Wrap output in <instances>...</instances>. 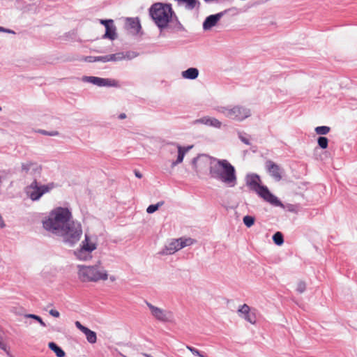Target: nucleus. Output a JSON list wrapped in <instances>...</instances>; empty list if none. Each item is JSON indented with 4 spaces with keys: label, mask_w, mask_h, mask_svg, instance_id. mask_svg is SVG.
<instances>
[{
    "label": "nucleus",
    "mask_w": 357,
    "mask_h": 357,
    "mask_svg": "<svg viewBox=\"0 0 357 357\" xmlns=\"http://www.w3.org/2000/svg\"><path fill=\"white\" fill-rule=\"evenodd\" d=\"M149 14L160 31V36H165V31L170 33L185 31V29L179 21L172 4L157 2L149 8Z\"/></svg>",
    "instance_id": "obj_1"
},
{
    "label": "nucleus",
    "mask_w": 357,
    "mask_h": 357,
    "mask_svg": "<svg viewBox=\"0 0 357 357\" xmlns=\"http://www.w3.org/2000/svg\"><path fill=\"white\" fill-rule=\"evenodd\" d=\"M215 164L211 162L209 174L213 178L220 181L229 187L236 185L237 177L234 167L227 160L211 158Z\"/></svg>",
    "instance_id": "obj_2"
},
{
    "label": "nucleus",
    "mask_w": 357,
    "mask_h": 357,
    "mask_svg": "<svg viewBox=\"0 0 357 357\" xmlns=\"http://www.w3.org/2000/svg\"><path fill=\"white\" fill-rule=\"evenodd\" d=\"M72 218L71 211L68 208L57 207L52 210L48 218L43 220V228L56 235Z\"/></svg>",
    "instance_id": "obj_3"
},
{
    "label": "nucleus",
    "mask_w": 357,
    "mask_h": 357,
    "mask_svg": "<svg viewBox=\"0 0 357 357\" xmlns=\"http://www.w3.org/2000/svg\"><path fill=\"white\" fill-rule=\"evenodd\" d=\"M245 179L249 189L255 192L264 201L274 206L284 208L282 202L269 190L266 185L261 184L260 176L257 174H248Z\"/></svg>",
    "instance_id": "obj_4"
},
{
    "label": "nucleus",
    "mask_w": 357,
    "mask_h": 357,
    "mask_svg": "<svg viewBox=\"0 0 357 357\" xmlns=\"http://www.w3.org/2000/svg\"><path fill=\"white\" fill-rule=\"evenodd\" d=\"M82 234L81 224L70 219L68 224L62 228V231H59L56 236H61L64 243L73 246L80 240Z\"/></svg>",
    "instance_id": "obj_5"
},
{
    "label": "nucleus",
    "mask_w": 357,
    "mask_h": 357,
    "mask_svg": "<svg viewBox=\"0 0 357 357\" xmlns=\"http://www.w3.org/2000/svg\"><path fill=\"white\" fill-rule=\"evenodd\" d=\"M77 268L79 269V278L82 282H97L100 280H106L108 278L107 271H99L97 265L89 266L78 265Z\"/></svg>",
    "instance_id": "obj_6"
},
{
    "label": "nucleus",
    "mask_w": 357,
    "mask_h": 357,
    "mask_svg": "<svg viewBox=\"0 0 357 357\" xmlns=\"http://www.w3.org/2000/svg\"><path fill=\"white\" fill-rule=\"evenodd\" d=\"M55 187L56 184L53 182L41 185L35 178L30 185L26 187L25 192L34 202L39 200L44 194L50 192Z\"/></svg>",
    "instance_id": "obj_7"
},
{
    "label": "nucleus",
    "mask_w": 357,
    "mask_h": 357,
    "mask_svg": "<svg viewBox=\"0 0 357 357\" xmlns=\"http://www.w3.org/2000/svg\"><path fill=\"white\" fill-rule=\"evenodd\" d=\"M218 111L226 117L237 121H243L251 114L250 109L241 106H235L232 108L220 107Z\"/></svg>",
    "instance_id": "obj_8"
},
{
    "label": "nucleus",
    "mask_w": 357,
    "mask_h": 357,
    "mask_svg": "<svg viewBox=\"0 0 357 357\" xmlns=\"http://www.w3.org/2000/svg\"><path fill=\"white\" fill-rule=\"evenodd\" d=\"M97 248L96 243L91 241L89 235L86 233L84 240L80 245V248L75 251V255L80 260L86 261L91 257L90 253Z\"/></svg>",
    "instance_id": "obj_9"
},
{
    "label": "nucleus",
    "mask_w": 357,
    "mask_h": 357,
    "mask_svg": "<svg viewBox=\"0 0 357 357\" xmlns=\"http://www.w3.org/2000/svg\"><path fill=\"white\" fill-rule=\"evenodd\" d=\"M236 10V8H231L229 9H226L222 12L218 13L216 14L210 15L207 16L202 24L203 29L204 31L210 30L212 27L215 26L220 19L227 13H228L230 10Z\"/></svg>",
    "instance_id": "obj_10"
},
{
    "label": "nucleus",
    "mask_w": 357,
    "mask_h": 357,
    "mask_svg": "<svg viewBox=\"0 0 357 357\" xmlns=\"http://www.w3.org/2000/svg\"><path fill=\"white\" fill-rule=\"evenodd\" d=\"M146 303L149 308L152 316L154 317L157 320L162 322H167L172 320V312L155 307L147 301H146Z\"/></svg>",
    "instance_id": "obj_11"
},
{
    "label": "nucleus",
    "mask_w": 357,
    "mask_h": 357,
    "mask_svg": "<svg viewBox=\"0 0 357 357\" xmlns=\"http://www.w3.org/2000/svg\"><path fill=\"white\" fill-rule=\"evenodd\" d=\"M82 80L90 82L98 86H119L118 82L109 78H102L94 76H84Z\"/></svg>",
    "instance_id": "obj_12"
},
{
    "label": "nucleus",
    "mask_w": 357,
    "mask_h": 357,
    "mask_svg": "<svg viewBox=\"0 0 357 357\" xmlns=\"http://www.w3.org/2000/svg\"><path fill=\"white\" fill-rule=\"evenodd\" d=\"M266 168L276 181H280L282 179V169L278 165L269 160L266 162Z\"/></svg>",
    "instance_id": "obj_13"
},
{
    "label": "nucleus",
    "mask_w": 357,
    "mask_h": 357,
    "mask_svg": "<svg viewBox=\"0 0 357 357\" xmlns=\"http://www.w3.org/2000/svg\"><path fill=\"white\" fill-rule=\"evenodd\" d=\"M125 28L130 30L133 34H137L142 29L140 21L138 17H127L126 20Z\"/></svg>",
    "instance_id": "obj_14"
},
{
    "label": "nucleus",
    "mask_w": 357,
    "mask_h": 357,
    "mask_svg": "<svg viewBox=\"0 0 357 357\" xmlns=\"http://www.w3.org/2000/svg\"><path fill=\"white\" fill-rule=\"evenodd\" d=\"M194 123L205 124L217 128H220L222 126V123L218 119L215 118H211L209 116H204L202 118L196 119L194 121Z\"/></svg>",
    "instance_id": "obj_15"
},
{
    "label": "nucleus",
    "mask_w": 357,
    "mask_h": 357,
    "mask_svg": "<svg viewBox=\"0 0 357 357\" xmlns=\"http://www.w3.org/2000/svg\"><path fill=\"white\" fill-rule=\"evenodd\" d=\"M179 243H180V240H178V239L174 240L172 242H171L168 245H165V248L162 249L160 252V254L163 255L174 254L176 251L181 249V248H180Z\"/></svg>",
    "instance_id": "obj_16"
},
{
    "label": "nucleus",
    "mask_w": 357,
    "mask_h": 357,
    "mask_svg": "<svg viewBox=\"0 0 357 357\" xmlns=\"http://www.w3.org/2000/svg\"><path fill=\"white\" fill-rule=\"evenodd\" d=\"M178 148V155L176 161L172 162V166H175L179 163H181L183 160L185 153L192 148V146H188L186 147L181 146V145L177 146Z\"/></svg>",
    "instance_id": "obj_17"
},
{
    "label": "nucleus",
    "mask_w": 357,
    "mask_h": 357,
    "mask_svg": "<svg viewBox=\"0 0 357 357\" xmlns=\"http://www.w3.org/2000/svg\"><path fill=\"white\" fill-rule=\"evenodd\" d=\"M117 38L116 28L114 24H109L105 27V33L102 36V38H108L114 40Z\"/></svg>",
    "instance_id": "obj_18"
},
{
    "label": "nucleus",
    "mask_w": 357,
    "mask_h": 357,
    "mask_svg": "<svg viewBox=\"0 0 357 357\" xmlns=\"http://www.w3.org/2000/svg\"><path fill=\"white\" fill-rule=\"evenodd\" d=\"M199 75V70L197 68H189L182 72V77L188 79H195Z\"/></svg>",
    "instance_id": "obj_19"
},
{
    "label": "nucleus",
    "mask_w": 357,
    "mask_h": 357,
    "mask_svg": "<svg viewBox=\"0 0 357 357\" xmlns=\"http://www.w3.org/2000/svg\"><path fill=\"white\" fill-rule=\"evenodd\" d=\"M48 347L54 352L57 357H64L66 356V352L63 349L54 342H49Z\"/></svg>",
    "instance_id": "obj_20"
},
{
    "label": "nucleus",
    "mask_w": 357,
    "mask_h": 357,
    "mask_svg": "<svg viewBox=\"0 0 357 357\" xmlns=\"http://www.w3.org/2000/svg\"><path fill=\"white\" fill-rule=\"evenodd\" d=\"M83 333H84V335H86V340L89 343L94 344L96 342L97 335L96 332L86 328L83 332Z\"/></svg>",
    "instance_id": "obj_21"
},
{
    "label": "nucleus",
    "mask_w": 357,
    "mask_h": 357,
    "mask_svg": "<svg viewBox=\"0 0 357 357\" xmlns=\"http://www.w3.org/2000/svg\"><path fill=\"white\" fill-rule=\"evenodd\" d=\"M124 58L123 52L108 54L105 56V63L109 61H116L122 60Z\"/></svg>",
    "instance_id": "obj_22"
},
{
    "label": "nucleus",
    "mask_w": 357,
    "mask_h": 357,
    "mask_svg": "<svg viewBox=\"0 0 357 357\" xmlns=\"http://www.w3.org/2000/svg\"><path fill=\"white\" fill-rule=\"evenodd\" d=\"M255 311V309L251 310L248 312V314H246L245 316H243V318L252 324H255L257 321Z\"/></svg>",
    "instance_id": "obj_23"
},
{
    "label": "nucleus",
    "mask_w": 357,
    "mask_h": 357,
    "mask_svg": "<svg viewBox=\"0 0 357 357\" xmlns=\"http://www.w3.org/2000/svg\"><path fill=\"white\" fill-rule=\"evenodd\" d=\"M273 241L277 245H282L284 243V236L280 231L275 232L273 236Z\"/></svg>",
    "instance_id": "obj_24"
},
{
    "label": "nucleus",
    "mask_w": 357,
    "mask_h": 357,
    "mask_svg": "<svg viewBox=\"0 0 357 357\" xmlns=\"http://www.w3.org/2000/svg\"><path fill=\"white\" fill-rule=\"evenodd\" d=\"M84 61L89 63H93V62H102L105 63V56H88L84 58Z\"/></svg>",
    "instance_id": "obj_25"
},
{
    "label": "nucleus",
    "mask_w": 357,
    "mask_h": 357,
    "mask_svg": "<svg viewBox=\"0 0 357 357\" xmlns=\"http://www.w3.org/2000/svg\"><path fill=\"white\" fill-rule=\"evenodd\" d=\"M314 130L317 135H325L330 132L331 128L326 126H321L316 127Z\"/></svg>",
    "instance_id": "obj_26"
},
{
    "label": "nucleus",
    "mask_w": 357,
    "mask_h": 357,
    "mask_svg": "<svg viewBox=\"0 0 357 357\" xmlns=\"http://www.w3.org/2000/svg\"><path fill=\"white\" fill-rule=\"evenodd\" d=\"M317 143L321 149H326L328 146V139L326 137L319 136L317 138Z\"/></svg>",
    "instance_id": "obj_27"
},
{
    "label": "nucleus",
    "mask_w": 357,
    "mask_h": 357,
    "mask_svg": "<svg viewBox=\"0 0 357 357\" xmlns=\"http://www.w3.org/2000/svg\"><path fill=\"white\" fill-rule=\"evenodd\" d=\"M164 204V202L161 201L158 202L155 204H151L149 205L146 208V212L149 214L153 213L155 212L158 208Z\"/></svg>",
    "instance_id": "obj_28"
},
{
    "label": "nucleus",
    "mask_w": 357,
    "mask_h": 357,
    "mask_svg": "<svg viewBox=\"0 0 357 357\" xmlns=\"http://www.w3.org/2000/svg\"><path fill=\"white\" fill-rule=\"evenodd\" d=\"M255 218L252 215H248L244 216L243 218V222L244 225L248 228L251 227L255 224Z\"/></svg>",
    "instance_id": "obj_29"
},
{
    "label": "nucleus",
    "mask_w": 357,
    "mask_h": 357,
    "mask_svg": "<svg viewBox=\"0 0 357 357\" xmlns=\"http://www.w3.org/2000/svg\"><path fill=\"white\" fill-rule=\"evenodd\" d=\"M186 348L193 354L199 357H208L204 352L199 351L197 349L186 345Z\"/></svg>",
    "instance_id": "obj_30"
},
{
    "label": "nucleus",
    "mask_w": 357,
    "mask_h": 357,
    "mask_svg": "<svg viewBox=\"0 0 357 357\" xmlns=\"http://www.w3.org/2000/svg\"><path fill=\"white\" fill-rule=\"evenodd\" d=\"M25 317L33 319L35 321H38L40 324V326L43 327L46 326L45 323L43 321L42 318L38 315L34 314H25Z\"/></svg>",
    "instance_id": "obj_31"
},
{
    "label": "nucleus",
    "mask_w": 357,
    "mask_h": 357,
    "mask_svg": "<svg viewBox=\"0 0 357 357\" xmlns=\"http://www.w3.org/2000/svg\"><path fill=\"white\" fill-rule=\"evenodd\" d=\"M250 310V307L247 304H243L240 306L238 310V312L240 314V316L243 317V316H245Z\"/></svg>",
    "instance_id": "obj_32"
},
{
    "label": "nucleus",
    "mask_w": 357,
    "mask_h": 357,
    "mask_svg": "<svg viewBox=\"0 0 357 357\" xmlns=\"http://www.w3.org/2000/svg\"><path fill=\"white\" fill-rule=\"evenodd\" d=\"M178 240H180L179 243L180 248H181V249L192 244V239L190 238H185L184 240L182 238H178Z\"/></svg>",
    "instance_id": "obj_33"
},
{
    "label": "nucleus",
    "mask_w": 357,
    "mask_h": 357,
    "mask_svg": "<svg viewBox=\"0 0 357 357\" xmlns=\"http://www.w3.org/2000/svg\"><path fill=\"white\" fill-rule=\"evenodd\" d=\"M34 165L35 164L31 162L22 163V171L24 172L25 173H28V172L31 169V166Z\"/></svg>",
    "instance_id": "obj_34"
},
{
    "label": "nucleus",
    "mask_w": 357,
    "mask_h": 357,
    "mask_svg": "<svg viewBox=\"0 0 357 357\" xmlns=\"http://www.w3.org/2000/svg\"><path fill=\"white\" fill-rule=\"evenodd\" d=\"M38 132L42 135L48 136H58L59 135V132L56 130L49 132L45 130H38Z\"/></svg>",
    "instance_id": "obj_35"
},
{
    "label": "nucleus",
    "mask_w": 357,
    "mask_h": 357,
    "mask_svg": "<svg viewBox=\"0 0 357 357\" xmlns=\"http://www.w3.org/2000/svg\"><path fill=\"white\" fill-rule=\"evenodd\" d=\"M305 289H306L305 282L303 281H300L297 284L296 291L298 293L302 294L305 291Z\"/></svg>",
    "instance_id": "obj_36"
},
{
    "label": "nucleus",
    "mask_w": 357,
    "mask_h": 357,
    "mask_svg": "<svg viewBox=\"0 0 357 357\" xmlns=\"http://www.w3.org/2000/svg\"><path fill=\"white\" fill-rule=\"evenodd\" d=\"M100 23L105 26L106 27L107 26H109V24H112L114 22V20L112 19H105V20H100Z\"/></svg>",
    "instance_id": "obj_37"
},
{
    "label": "nucleus",
    "mask_w": 357,
    "mask_h": 357,
    "mask_svg": "<svg viewBox=\"0 0 357 357\" xmlns=\"http://www.w3.org/2000/svg\"><path fill=\"white\" fill-rule=\"evenodd\" d=\"M238 138L241 139V141L242 142H243L244 144H247V145H249L250 144V141L248 139L245 138V137L243 136L242 133L241 132H239L238 133Z\"/></svg>",
    "instance_id": "obj_38"
},
{
    "label": "nucleus",
    "mask_w": 357,
    "mask_h": 357,
    "mask_svg": "<svg viewBox=\"0 0 357 357\" xmlns=\"http://www.w3.org/2000/svg\"><path fill=\"white\" fill-rule=\"evenodd\" d=\"M75 326L79 329L82 333L84 331V330L87 328L84 326H83L79 321H76L75 323Z\"/></svg>",
    "instance_id": "obj_39"
},
{
    "label": "nucleus",
    "mask_w": 357,
    "mask_h": 357,
    "mask_svg": "<svg viewBox=\"0 0 357 357\" xmlns=\"http://www.w3.org/2000/svg\"><path fill=\"white\" fill-rule=\"evenodd\" d=\"M0 32H5V33H13V34L15 33V32L13 30L6 29L3 26H0Z\"/></svg>",
    "instance_id": "obj_40"
},
{
    "label": "nucleus",
    "mask_w": 357,
    "mask_h": 357,
    "mask_svg": "<svg viewBox=\"0 0 357 357\" xmlns=\"http://www.w3.org/2000/svg\"><path fill=\"white\" fill-rule=\"evenodd\" d=\"M50 314L54 317H59L60 316V313L59 311L56 310H50L49 312Z\"/></svg>",
    "instance_id": "obj_41"
},
{
    "label": "nucleus",
    "mask_w": 357,
    "mask_h": 357,
    "mask_svg": "<svg viewBox=\"0 0 357 357\" xmlns=\"http://www.w3.org/2000/svg\"><path fill=\"white\" fill-rule=\"evenodd\" d=\"M5 226H6V225L2 219L1 215H0V227L3 228Z\"/></svg>",
    "instance_id": "obj_42"
},
{
    "label": "nucleus",
    "mask_w": 357,
    "mask_h": 357,
    "mask_svg": "<svg viewBox=\"0 0 357 357\" xmlns=\"http://www.w3.org/2000/svg\"><path fill=\"white\" fill-rule=\"evenodd\" d=\"M135 174L136 177H137V178H141L142 177V174L139 171L135 170Z\"/></svg>",
    "instance_id": "obj_43"
},
{
    "label": "nucleus",
    "mask_w": 357,
    "mask_h": 357,
    "mask_svg": "<svg viewBox=\"0 0 357 357\" xmlns=\"http://www.w3.org/2000/svg\"><path fill=\"white\" fill-rule=\"evenodd\" d=\"M126 118V114L125 113H121L119 115V119H124Z\"/></svg>",
    "instance_id": "obj_44"
},
{
    "label": "nucleus",
    "mask_w": 357,
    "mask_h": 357,
    "mask_svg": "<svg viewBox=\"0 0 357 357\" xmlns=\"http://www.w3.org/2000/svg\"><path fill=\"white\" fill-rule=\"evenodd\" d=\"M198 159H199V156H197V157H196V158H194L192 159V164L193 165H196V163H197V160H198Z\"/></svg>",
    "instance_id": "obj_45"
},
{
    "label": "nucleus",
    "mask_w": 357,
    "mask_h": 357,
    "mask_svg": "<svg viewBox=\"0 0 357 357\" xmlns=\"http://www.w3.org/2000/svg\"><path fill=\"white\" fill-rule=\"evenodd\" d=\"M144 355L145 356V357H153L151 355L147 354H144Z\"/></svg>",
    "instance_id": "obj_46"
},
{
    "label": "nucleus",
    "mask_w": 357,
    "mask_h": 357,
    "mask_svg": "<svg viewBox=\"0 0 357 357\" xmlns=\"http://www.w3.org/2000/svg\"><path fill=\"white\" fill-rule=\"evenodd\" d=\"M110 280H111L112 281H114V280H115V278H114V276H111V277H110Z\"/></svg>",
    "instance_id": "obj_47"
},
{
    "label": "nucleus",
    "mask_w": 357,
    "mask_h": 357,
    "mask_svg": "<svg viewBox=\"0 0 357 357\" xmlns=\"http://www.w3.org/2000/svg\"><path fill=\"white\" fill-rule=\"evenodd\" d=\"M2 111V107L0 106V112Z\"/></svg>",
    "instance_id": "obj_48"
}]
</instances>
